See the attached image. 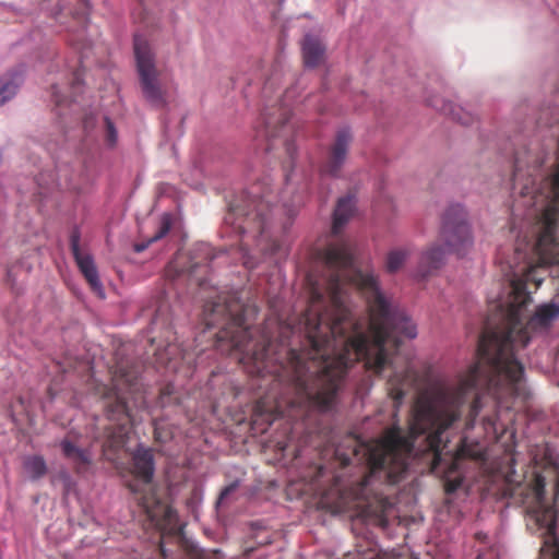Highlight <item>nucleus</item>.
Masks as SVG:
<instances>
[{
    "instance_id": "f257e3e1",
    "label": "nucleus",
    "mask_w": 559,
    "mask_h": 559,
    "mask_svg": "<svg viewBox=\"0 0 559 559\" xmlns=\"http://www.w3.org/2000/svg\"><path fill=\"white\" fill-rule=\"evenodd\" d=\"M354 243L346 238L316 251L322 278L308 275L310 301L302 316L306 347H289L292 323L269 317L261 330L247 316L255 309L235 293L217 295L203 307L206 329L219 328L216 347L235 356L246 371L286 384L294 392L290 408L325 412L333 407L348 369L362 361L366 371L381 376L393 367L401 336L415 338L416 325L380 290L377 276L354 266Z\"/></svg>"
},
{
    "instance_id": "f03ea898",
    "label": "nucleus",
    "mask_w": 559,
    "mask_h": 559,
    "mask_svg": "<svg viewBox=\"0 0 559 559\" xmlns=\"http://www.w3.org/2000/svg\"><path fill=\"white\" fill-rule=\"evenodd\" d=\"M531 275L532 269H527L523 276L511 280V300L507 308L499 306L500 323L491 326L488 321L479 335L477 361L455 379H433L418 394L407 433L393 425L380 439L361 442L350 438L348 452L335 450L341 471L333 476L331 491L337 495L340 507L367 508L381 501L377 485L402 480L412 455L442 478L448 495L461 487V462L480 460L484 453L478 442H468L466 437L454 452L447 450L445 431L461 421L464 429L474 428L483 407L481 391L497 397L500 393L518 395L524 367L515 352L530 343V331H545L559 318V305L549 302L538 306L523 324L532 302L526 289Z\"/></svg>"
},
{
    "instance_id": "7ed1b4c3",
    "label": "nucleus",
    "mask_w": 559,
    "mask_h": 559,
    "mask_svg": "<svg viewBox=\"0 0 559 559\" xmlns=\"http://www.w3.org/2000/svg\"><path fill=\"white\" fill-rule=\"evenodd\" d=\"M273 190L266 183H254L246 192L234 198L226 215L224 227L241 237V245L247 246L246 238H252L262 251L275 254L281 250L277 234L285 233L297 214L301 198L284 201L271 206Z\"/></svg>"
},
{
    "instance_id": "20e7f679",
    "label": "nucleus",
    "mask_w": 559,
    "mask_h": 559,
    "mask_svg": "<svg viewBox=\"0 0 559 559\" xmlns=\"http://www.w3.org/2000/svg\"><path fill=\"white\" fill-rule=\"evenodd\" d=\"M111 373L112 388L107 393L105 402L106 417L111 424L105 428L103 453L108 461L115 462L134 423V416L123 393L132 395L134 405L139 408L145 407V400L139 383V372L133 366L118 362Z\"/></svg>"
},
{
    "instance_id": "39448f33",
    "label": "nucleus",
    "mask_w": 559,
    "mask_h": 559,
    "mask_svg": "<svg viewBox=\"0 0 559 559\" xmlns=\"http://www.w3.org/2000/svg\"><path fill=\"white\" fill-rule=\"evenodd\" d=\"M132 473L134 481L128 484L131 492L135 495L139 507L162 535L177 534L179 531L177 512L167 503L156 497L150 489L154 474V456L150 449L139 448L132 455Z\"/></svg>"
},
{
    "instance_id": "423d86ee",
    "label": "nucleus",
    "mask_w": 559,
    "mask_h": 559,
    "mask_svg": "<svg viewBox=\"0 0 559 559\" xmlns=\"http://www.w3.org/2000/svg\"><path fill=\"white\" fill-rule=\"evenodd\" d=\"M545 477L535 473L533 477L519 484L512 496L525 508L527 515V527L540 532L545 545L557 546V509L559 503V473L555 479L554 498L548 500L545 496Z\"/></svg>"
},
{
    "instance_id": "0eeeda50",
    "label": "nucleus",
    "mask_w": 559,
    "mask_h": 559,
    "mask_svg": "<svg viewBox=\"0 0 559 559\" xmlns=\"http://www.w3.org/2000/svg\"><path fill=\"white\" fill-rule=\"evenodd\" d=\"M440 239L444 242L447 249L440 246H431L423 252L418 273L425 277L433 271L439 270L445 258V252H454L463 255L473 245L471 227L467 222V214L460 204L450 205L443 214Z\"/></svg>"
},
{
    "instance_id": "6e6552de",
    "label": "nucleus",
    "mask_w": 559,
    "mask_h": 559,
    "mask_svg": "<svg viewBox=\"0 0 559 559\" xmlns=\"http://www.w3.org/2000/svg\"><path fill=\"white\" fill-rule=\"evenodd\" d=\"M133 47L140 85L145 100L156 109L166 107L167 92L160 85L159 72L151 46L143 36L135 35Z\"/></svg>"
},
{
    "instance_id": "1a4fd4ad",
    "label": "nucleus",
    "mask_w": 559,
    "mask_h": 559,
    "mask_svg": "<svg viewBox=\"0 0 559 559\" xmlns=\"http://www.w3.org/2000/svg\"><path fill=\"white\" fill-rule=\"evenodd\" d=\"M264 136L269 142L267 150L282 146L289 157H293L296 147L294 144L295 124L290 120V108L280 104L266 108L263 114Z\"/></svg>"
},
{
    "instance_id": "9d476101",
    "label": "nucleus",
    "mask_w": 559,
    "mask_h": 559,
    "mask_svg": "<svg viewBox=\"0 0 559 559\" xmlns=\"http://www.w3.org/2000/svg\"><path fill=\"white\" fill-rule=\"evenodd\" d=\"M353 136L348 129L343 128L336 132L335 139L330 145L320 171L323 176L338 177L345 164Z\"/></svg>"
},
{
    "instance_id": "9b49d317",
    "label": "nucleus",
    "mask_w": 559,
    "mask_h": 559,
    "mask_svg": "<svg viewBox=\"0 0 559 559\" xmlns=\"http://www.w3.org/2000/svg\"><path fill=\"white\" fill-rule=\"evenodd\" d=\"M61 452L78 474L86 473L92 466V453L84 448L82 439L74 432H69L60 442Z\"/></svg>"
},
{
    "instance_id": "f8f14e48",
    "label": "nucleus",
    "mask_w": 559,
    "mask_h": 559,
    "mask_svg": "<svg viewBox=\"0 0 559 559\" xmlns=\"http://www.w3.org/2000/svg\"><path fill=\"white\" fill-rule=\"evenodd\" d=\"M70 247L75 262L87 281L91 289L100 298H105V292L98 277V272L93 258L90 254H85L80 249V235L75 230L70 237Z\"/></svg>"
},
{
    "instance_id": "ddd939ff",
    "label": "nucleus",
    "mask_w": 559,
    "mask_h": 559,
    "mask_svg": "<svg viewBox=\"0 0 559 559\" xmlns=\"http://www.w3.org/2000/svg\"><path fill=\"white\" fill-rule=\"evenodd\" d=\"M282 414L280 411V405L276 404L274 406L266 405V401L261 399L257 401L253 406L252 412V425L253 428L258 425H264L263 428L260 429L261 432H264L269 426Z\"/></svg>"
},
{
    "instance_id": "4468645a",
    "label": "nucleus",
    "mask_w": 559,
    "mask_h": 559,
    "mask_svg": "<svg viewBox=\"0 0 559 559\" xmlns=\"http://www.w3.org/2000/svg\"><path fill=\"white\" fill-rule=\"evenodd\" d=\"M355 210L354 199L350 195L341 198L337 201L333 213L332 235L337 236L344 225L348 222Z\"/></svg>"
},
{
    "instance_id": "2eb2a0df",
    "label": "nucleus",
    "mask_w": 559,
    "mask_h": 559,
    "mask_svg": "<svg viewBox=\"0 0 559 559\" xmlns=\"http://www.w3.org/2000/svg\"><path fill=\"white\" fill-rule=\"evenodd\" d=\"M302 56L306 67L316 68L324 57V47L319 39L307 35L302 43Z\"/></svg>"
},
{
    "instance_id": "dca6fc26",
    "label": "nucleus",
    "mask_w": 559,
    "mask_h": 559,
    "mask_svg": "<svg viewBox=\"0 0 559 559\" xmlns=\"http://www.w3.org/2000/svg\"><path fill=\"white\" fill-rule=\"evenodd\" d=\"M409 376V369L405 368L402 371L394 370L388 380L389 395L397 404L402 403L405 397V386Z\"/></svg>"
},
{
    "instance_id": "f3484780",
    "label": "nucleus",
    "mask_w": 559,
    "mask_h": 559,
    "mask_svg": "<svg viewBox=\"0 0 559 559\" xmlns=\"http://www.w3.org/2000/svg\"><path fill=\"white\" fill-rule=\"evenodd\" d=\"M78 9L74 11L68 9L64 4L60 8V13L68 12L72 15L73 21L76 23L78 29H85L88 22V1L87 0H75Z\"/></svg>"
},
{
    "instance_id": "a211bd4d",
    "label": "nucleus",
    "mask_w": 559,
    "mask_h": 559,
    "mask_svg": "<svg viewBox=\"0 0 559 559\" xmlns=\"http://www.w3.org/2000/svg\"><path fill=\"white\" fill-rule=\"evenodd\" d=\"M411 255V249L399 248L391 250L386 255L385 269L389 273H396Z\"/></svg>"
},
{
    "instance_id": "6ab92c4d",
    "label": "nucleus",
    "mask_w": 559,
    "mask_h": 559,
    "mask_svg": "<svg viewBox=\"0 0 559 559\" xmlns=\"http://www.w3.org/2000/svg\"><path fill=\"white\" fill-rule=\"evenodd\" d=\"M24 468L33 479L43 477L47 472L46 462L39 455L26 457L24 461Z\"/></svg>"
},
{
    "instance_id": "aec40b11",
    "label": "nucleus",
    "mask_w": 559,
    "mask_h": 559,
    "mask_svg": "<svg viewBox=\"0 0 559 559\" xmlns=\"http://www.w3.org/2000/svg\"><path fill=\"white\" fill-rule=\"evenodd\" d=\"M170 228H171V217L169 214H164L160 218V223H159L157 233L148 240V242L136 243L134 246V250L136 252L144 251L150 243L155 242V241L162 239L163 237H165L169 233Z\"/></svg>"
},
{
    "instance_id": "412c9836",
    "label": "nucleus",
    "mask_w": 559,
    "mask_h": 559,
    "mask_svg": "<svg viewBox=\"0 0 559 559\" xmlns=\"http://www.w3.org/2000/svg\"><path fill=\"white\" fill-rule=\"evenodd\" d=\"M20 79L13 78V79H5L0 78V104L3 105L5 102L10 100L16 93L19 85H20Z\"/></svg>"
},
{
    "instance_id": "4be33fe9",
    "label": "nucleus",
    "mask_w": 559,
    "mask_h": 559,
    "mask_svg": "<svg viewBox=\"0 0 559 559\" xmlns=\"http://www.w3.org/2000/svg\"><path fill=\"white\" fill-rule=\"evenodd\" d=\"M442 111L450 114L453 119L459 121L462 124H469L474 120L473 116L467 112H464L462 108H452L451 105H443L440 108Z\"/></svg>"
},
{
    "instance_id": "5701e85b",
    "label": "nucleus",
    "mask_w": 559,
    "mask_h": 559,
    "mask_svg": "<svg viewBox=\"0 0 559 559\" xmlns=\"http://www.w3.org/2000/svg\"><path fill=\"white\" fill-rule=\"evenodd\" d=\"M154 428V438L157 442L165 443L171 439L173 432L170 429L164 427L163 423L156 418L152 421Z\"/></svg>"
},
{
    "instance_id": "b1692460",
    "label": "nucleus",
    "mask_w": 559,
    "mask_h": 559,
    "mask_svg": "<svg viewBox=\"0 0 559 559\" xmlns=\"http://www.w3.org/2000/svg\"><path fill=\"white\" fill-rule=\"evenodd\" d=\"M190 555L194 559H223V554L219 549H200L198 547H192L190 550Z\"/></svg>"
},
{
    "instance_id": "393cba45",
    "label": "nucleus",
    "mask_w": 559,
    "mask_h": 559,
    "mask_svg": "<svg viewBox=\"0 0 559 559\" xmlns=\"http://www.w3.org/2000/svg\"><path fill=\"white\" fill-rule=\"evenodd\" d=\"M104 121L106 142L109 146H114L117 143V130L108 117H105Z\"/></svg>"
},
{
    "instance_id": "a878e982",
    "label": "nucleus",
    "mask_w": 559,
    "mask_h": 559,
    "mask_svg": "<svg viewBox=\"0 0 559 559\" xmlns=\"http://www.w3.org/2000/svg\"><path fill=\"white\" fill-rule=\"evenodd\" d=\"M174 389L171 385H166L162 389L160 395H159V404L162 407H165L169 404L170 395L173 394Z\"/></svg>"
},
{
    "instance_id": "bb28decb",
    "label": "nucleus",
    "mask_w": 559,
    "mask_h": 559,
    "mask_svg": "<svg viewBox=\"0 0 559 559\" xmlns=\"http://www.w3.org/2000/svg\"><path fill=\"white\" fill-rule=\"evenodd\" d=\"M236 484L226 486L219 493L218 502H222L224 499H226L236 489Z\"/></svg>"
},
{
    "instance_id": "cd10ccee",
    "label": "nucleus",
    "mask_w": 559,
    "mask_h": 559,
    "mask_svg": "<svg viewBox=\"0 0 559 559\" xmlns=\"http://www.w3.org/2000/svg\"><path fill=\"white\" fill-rule=\"evenodd\" d=\"M175 349H176L175 346L168 345L167 348L165 349V352H166L165 358H164L163 354H160L159 352H156L155 355L158 357V360H160V362H164L166 360H170L169 355L174 354Z\"/></svg>"
},
{
    "instance_id": "c85d7f7f",
    "label": "nucleus",
    "mask_w": 559,
    "mask_h": 559,
    "mask_svg": "<svg viewBox=\"0 0 559 559\" xmlns=\"http://www.w3.org/2000/svg\"><path fill=\"white\" fill-rule=\"evenodd\" d=\"M81 84L80 73L75 72L73 74L72 87L76 88Z\"/></svg>"
},
{
    "instance_id": "c756f323",
    "label": "nucleus",
    "mask_w": 559,
    "mask_h": 559,
    "mask_svg": "<svg viewBox=\"0 0 559 559\" xmlns=\"http://www.w3.org/2000/svg\"><path fill=\"white\" fill-rule=\"evenodd\" d=\"M487 537H488L487 534L483 533V532H478L475 534V538L481 543H485Z\"/></svg>"
},
{
    "instance_id": "7c9ffc66",
    "label": "nucleus",
    "mask_w": 559,
    "mask_h": 559,
    "mask_svg": "<svg viewBox=\"0 0 559 559\" xmlns=\"http://www.w3.org/2000/svg\"><path fill=\"white\" fill-rule=\"evenodd\" d=\"M253 550H254V547H252V546L246 547L243 550V556L248 558L253 552Z\"/></svg>"
},
{
    "instance_id": "2f4dec72",
    "label": "nucleus",
    "mask_w": 559,
    "mask_h": 559,
    "mask_svg": "<svg viewBox=\"0 0 559 559\" xmlns=\"http://www.w3.org/2000/svg\"><path fill=\"white\" fill-rule=\"evenodd\" d=\"M259 545H269L271 544V539L269 536L264 537L263 539L258 542Z\"/></svg>"
},
{
    "instance_id": "473e14b6",
    "label": "nucleus",
    "mask_w": 559,
    "mask_h": 559,
    "mask_svg": "<svg viewBox=\"0 0 559 559\" xmlns=\"http://www.w3.org/2000/svg\"><path fill=\"white\" fill-rule=\"evenodd\" d=\"M325 475V468L323 466L318 467V477H323Z\"/></svg>"
},
{
    "instance_id": "72a5a7b5",
    "label": "nucleus",
    "mask_w": 559,
    "mask_h": 559,
    "mask_svg": "<svg viewBox=\"0 0 559 559\" xmlns=\"http://www.w3.org/2000/svg\"><path fill=\"white\" fill-rule=\"evenodd\" d=\"M90 126H92V119L91 118H86L84 120V128L87 129V128H90Z\"/></svg>"
},
{
    "instance_id": "f704fd0d",
    "label": "nucleus",
    "mask_w": 559,
    "mask_h": 559,
    "mask_svg": "<svg viewBox=\"0 0 559 559\" xmlns=\"http://www.w3.org/2000/svg\"><path fill=\"white\" fill-rule=\"evenodd\" d=\"M551 559H559V549L554 551Z\"/></svg>"
},
{
    "instance_id": "c9c22d12",
    "label": "nucleus",
    "mask_w": 559,
    "mask_h": 559,
    "mask_svg": "<svg viewBox=\"0 0 559 559\" xmlns=\"http://www.w3.org/2000/svg\"><path fill=\"white\" fill-rule=\"evenodd\" d=\"M243 264H245L247 267H250V269H252V267L254 266V265H253V263H251L249 260H246V261L243 262Z\"/></svg>"
},
{
    "instance_id": "e433bc0d",
    "label": "nucleus",
    "mask_w": 559,
    "mask_h": 559,
    "mask_svg": "<svg viewBox=\"0 0 559 559\" xmlns=\"http://www.w3.org/2000/svg\"><path fill=\"white\" fill-rule=\"evenodd\" d=\"M159 550H160V554L165 557V550H164V547L162 545L159 546Z\"/></svg>"
},
{
    "instance_id": "4c0bfd02",
    "label": "nucleus",
    "mask_w": 559,
    "mask_h": 559,
    "mask_svg": "<svg viewBox=\"0 0 559 559\" xmlns=\"http://www.w3.org/2000/svg\"><path fill=\"white\" fill-rule=\"evenodd\" d=\"M288 190H289V183L287 182L286 188H285V191H284L283 193H287V192H288Z\"/></svg>"
}]
</instances>
